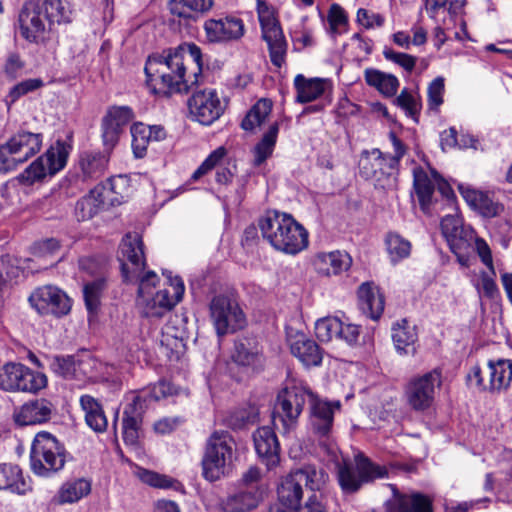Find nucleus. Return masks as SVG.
Masks as SVG:
<instances>
[{"label":"nucleus","mask_w":512,"mask_h":512,"mask_svg":"<svg viewBox=\"0 0 512 512\" xmlns=\"http://www.w3.org/2000/svg\"><path fill=\"white\" fill-rule=\"evenodd\" d=\"M351 265V256L340 250L319 252L312 259L314 270L322 276L340 275L348 271Z\"/></svg>","instance_id":"b1692460"},{"label":"nucleus","mask_w":512,"mask_h":512,"mask_svg":"<svg viewBox=\"0 0 512 512\" xmlns=\"http://www.w3.org/2000/svg\"><path fill=\"white\" fill-rule=\"evenodd\" d=\"M233 360L241 366L250 367L254 371L262 370L265 363L260 347L247 339L235 343Z\"/></svg>","instance_id":"473e14b6"},{"label":"nucleus","mask_w":512,"mask_h":512,"mask_svg":"<svg viewBox=\"0 0 512 512\" xmlns=\"http://www.w3.org/2000/svg\"><path fill=\"white\" fill-rule=\"evenodd\" d=\"M42 142L43 135L41 133L29 131H20L8 140L22 164L40 151Z\"/></svg>","instance_id":"2f4dec72"},{"label":"nucleus","mask_w":512,"mask_h":512,"mask_svg":"<svg viewBox=\"0 0 512 512\" xmlns=\"http://www.w3.org/2000/svg\"><path fill=\"white\" fill-rule=\"evenodd\" d=\"M327 480L328 474L324 469L311 464L304 465L283 479L278 487V499L283 506L297 510L303 498V486L312 494L323 489Z\"/></svg>","instance_id":"20e7f679"},{"label":"nucleus","mask_w":512,"mask_h":512,"mask_svg":"<svg viewBox=\"0 0 512 512\" xmlns=\"http://www.w3.org/2000/svg\"><path fill=\"white\" fill-rule=\"evenodd\" d=\"M104 288L105 279L102 276L84 285L83 296L85 306L90 314L97 312L100 305V297Z\"/></svg>","instance_id":"8fccbe9b"},{"label":"nucleus","mask_w":512,"mask_h":512,"mask_svg":"<svg viewBox=\"0 0 512 512\" xmlns=\"http://www.w3.org/2000/svg\"><path fill=\"white\" fill-rule=\"evenodd\" d=\"M389 512H432L430 499L422 494L396 497L389 505Z\"/></svg>","instance_id":"a19ab883"},{"label":"nucleus","mask_w":512,"mask_h":512,"mask_svg":"<svg viewBox=\"0 0 512 512\" xmlns=\"http://www.w3.org/2000/svg\"><path fill=\"white\" fill-rule=\"evenodd\" d=\"M191 116L203 125H210L224 112L225 104L214 89H204L192 94L188 100Z\"/></svg>","instance_id":"6ab92c4d"},{"label":"nucleus","mask_w":512,"mask_h":512,"mask_svg":"<svg viewBox=\"0 0 512 512\" xmlns=\"http://www.w3.org/2000/svg\"><path fill=\"white\" fill-rule=\"evenodd\" d=\"M441 230L450 248H461L467 241L474 240V230L465 227L462 220L455 215H447L441 220Z\"/></svg>","instance_id":"7c9ffc66"},{"label":"nucleus","mask_w":512,"mask_h":512,"mask_svg":"<svg viewBox=\"0 0 512 512\" xmlns=\"http://www.w3.org/2000/svg\"><path fill=\"white\" fill-rule=\"evenodd\" d=\"M43 85L41 79H27L14 85L8 95L6 96V103L8 106L16 102L20 97L33 92Z\"/></svg>","instance_id":"4d7b16f0"},{"label":"nucleus","mask_w":512,"mask_h":512,"mask_svg":"<svg viewBox=\"0 0 512 512\" xmlns=\"http://www.w3.org/2000/svg\"><path fill=\"white\" fill-rule=\"evenodd\" d=\"M108 164L107 155L101 152L89 151L81 154L79 165L83 175L87 178H98L101 176Z\"/></svg>","instance_id":"c03bdc74"},{"label":"nucleus","mask_w":512,"mask_h":512,"mask_svg":"<svg viewBox=\"0 0 512 512\" xmlns=\"http://www.w3.org/2000/svg\"><path fill=\"white\" fill-rule=\"evenodd\" d=\"M392 339L397 351L401 354H408L411 348L415 351L413 345L417 340V333L414 326L409 325L407 320H402L392 328Z\"/></svg>","instance_id":"37998d69"},{"label":"nucleus","mask_w":512,"mask_h":512,"mask_svg":"<svg viewBox=\"0 0 512 512\" xmlns=\"http://www.w3.org/2000/svg\"><path fill=\"white\" fill-rule=\"evenodd\" d=\"M262 37L266 41L271 62L281 67L284 62L286 52V42L282 33V29L278 22L271 17H261Z\"/></svg>","instance_id":"393cba45"},{"label":"nucleus","mask_w":512,"mask_h":512,"mask_svg":"<svg viewBox=\"0 0 512 512\" xmlns=\"http://www.w3.org/2000/svg\"><path fill=\"white\" fill-rule=\"evenodd\" d=\"M80 406L85 413L86 424L96 433H102L107 429L108 421L102 405L91 395L80 397Z\"/></svg>","instance_id":"c9c22d12"},{"label":"nucleus","mask_w":512,"mask_h":512,"mask_svg":"<svg viewBox=\"0 0 512 512\" xmlns=\"http://www.w3.org/2000/svg\"><path fill=\"white\" fill-rule=\"evenodd\" d=\"M28 300L40 315H53L57 318L67 315L72 307V300L67 293L54 285L38 287Z\"/></svg>","instance_id":"f3484780"},{"label":"nucleus","mask_w":512,"mask_h":512,"mask_svg":"<svg viewBox=\"0 0 512 512\" xmlns=\"http://www.w3.org/2000/svg\"><path fill=\"white\" fill-rule=\"evenodd\" d=\"M46 386V375L24 364L9 362L0 367V389L3 391L37 393Z\"/></svg>","instance_id":"f8f14e48"},{"label":"nucleus","mask_w":512,"mask_h":512,"mask_svg":"<svg viewBox=\"0 0 512 512\" xmlns=\"http://www.w3.org/2000/svg\"><path fill=\"white\" fill-rule=\"evenodd\" d=\"M169 281L168 288H163L152 295L138 297L137 304L144 317L160 319L170 313L182 299L185 288L181 278H170Z\"/></svg>","instance_id":"ddd939ff"},{"label":"nucleus","mask_w":512,"mask_h":512,"mask_svg":"<svg viewBox=\"0 0 512 512\" xmlns=\"http://www.w3.org/2000/svg\"><path fill=\"white\" fill-rule=\"evenodd\" d=\"M310 426L312 432L318 437L321 447L328 455L337 460L338 448L331 439L334 414L341 408L340 401H328L320 398L313 392L310 394Z\"/></svg>","instance_id":"1a4fd4ad"},{"label":"nucleus","mask_w":512,"mask_h":512,"mask_svg":"<svg viewBox=\"0 0 512 512\" xmlns=\"http://www.w3.org/2000/svg\"><path fill=\"white\" fill-rule=\"evenodd\" d=\"M234 443L225 431H214L206 440L201 460L202 476L209 482L227 477L232 468Z\"/></svg>","instance_id":"39448f33"},{"label":"nucleus","mask_w":512,"mask_h":512,"mask_svg":"<svg viewBox=\"0 0 512 512\" xmlns=\"http://www.w3.org/2000/svg\"><path fill=\"white\" fill-rule=\"evenodd\" d=\"M366 83L377 89L386 97H392L396 94L399 81L396 76L384 73L380 70L368 68L364 72Z\"/></svg>","instance_id":"58836bf2"},{"label":"nucleus","mask_w":512,"mask_h":512,"mask_svg":"<svg viewBox=\"0 0 512 512\" xmlns=\"http://www.w3.org/2000/svg\"><path fill=\"white\" fill-rule=\"evenodd\" d=\"M256 453L268 469L278 465L280 461V445L271 427L263 426L253 434Z\"/></svg>","instance_id":"5701e85b"},{"label":"nucleus","mask_w":512,"mask_h":512,"mask_svg":"<svg viewBox=\"0 0 512 512\" xmlns=\"http://www.w3.org/2000/svg\"><path fill=\"white\" fill-rule=\"evenodd\" d=\"M444 78L439 76L433 79L427 88V104L430 111L438 112L444 102Z\"/></svg>","instance_id":"864d4df0"},{"label":"nucleus","mask_w":512,"mask_h":512,"mask_svg":"<svg viewBox=\"0 0 512 512\" xmlns=\"http://www.w3.org/2000/svg\"><path fill=\"white\" fill-rule=\"evenodd\" d=\"M70 21L71 10L66 0H28L18 15L21 36L37 44L50 39L55 24Z\"/></svg>","instance_id":"f257e3e1"},{"label":"nucleus","mask_w":512,"mask_h":512,"mask_svg":"<svg viewBox=\"0 0 512 512\" xmlns=\"http://www.w3.org/2000/svg\"><path fill=\"white\" fill-rule=\"evenodd\" d=\"M104 118L123 130L133 120L134 112L129 106H112L107 110Z\"/></svg>","instance_id":"13d9d810"},{"label":"nucleus","mask_w":512,"mask_h":512,"mask_svg":"<svg viewBox=\"0 0 512 512\" xmlns=\"http://www.w3.org/2000/svg\"><path fill=\"white\" fill-rule=\"evenodd\" d=\"M22 164L8 141L0 145V173H7Z\"/></svg>","instance_id":"69168bd1"},{"label":"nucleus","mask_w":512,"mask_h":512,"mask_svg":"<svg viewBox=\"0 0 512 512\" xmlns=\"http://www.w3.org/2000/svg\"><path fill=\"white\" fill-rule=\"evenodd\" d=\"M263 501V489H241L227 494L219 501L221 512H253Z\"/></svg>","instance_id":"4be33fe9"},{"label":"nucleus","mask_w":512,"mask_h":512,"mask_svg":"<svg viewBox=\"0 0 512 512\" xmlns=\"http://www.w3.org/2000/svg\"><path fill=\"white\" fill-rule=\"evenodd\" d=\"M413 186L421 209L426 211L431 204L436 187L433 173L431 172V175H429L423 168H415L413 170Z\"/></svg>","instance_id":"4c0bfd02"},{"label":"nucleus","mask_w":512,"mask_h":512,"mask_svg":"<svg viewBox=\"0 0 512 512\" xmlns=\"http://www.w3.org/2000/svg\"><path fill=\"white\" fill-rule=\"evenodd\" d=\"M65 462L64 445L49 432L37 433L30 452L31 470L38 476L48 477L63 469Z\"/></svg>","instance_id":"423d86ee"},{"label":"nucleus","mask_w":512,"mask_h":512,"mask_svg":"<svg viewBox=\"0 0 512 512\" xmlns=\"http://www.w3.org/2000/svg\"><path fill=\"white\" fill-rule=\"evenodd\" d=\"M225 155L226 150L224 147H218L217 149H215L193 173L192 178L194 180H197L203 175L207 174L220 163V161L224 158Z\"/></svg>","instance_id":"e2e57ef3"},{"label":"nucleus","mask_w":512,"mask_h":512,"mask_svg":"<svg viewBox=\"0 0 512 512\" xmlns=\"http://www.w3.org/2000/svg\"><path fill=\"white\" fill-rule=\"evenodd\" d=\"M341 327V320L337 317H325L315 323V334L322 342H328L337 339Z\"/></svg>","instance_id":"3c124183"},{"label":"nucleus","mask_w":512,"mask_h":512,"mask_svg":"<svg viewBox=\"0 0 512 512\" xmlns=\"http://www.w3.org/2000/svg\"><path fill=\"white\" fill-rule=\"evenodd\" d=\"M272 102L269 99L262 98L258 100L241 122V127L245 131H254L263 124L272 111Z\"/></svg>","instance_id":"a18cd8bd"},{"label":"nucleus","mask_w":512,"mask_h":512,"mask_svg":"<svg viewBox=\"0 0 512 512\" xmlns=\"http://www.w3.org/2000/svg\"><path fill=\"white\" fill-rule=\"evenodd\" d=\"M103 188H96V186L89 192V194L82 197L76 203V215L78 219L85 221L92 218L98 211L108 206L103 199Z\"/></svg>","instance_id":"ea45409f"},{"label":"nucleus","mask_w":512,"mask_h":512,"mask_svg":"<svg viewBox=\"0 0 512 512\" xmlns=\"http://www.w3.org/2000/svg\"><path fill=\"white\" fill-rule=\"evenodd\" d=\"M337 481L344 494H354L361 487L378 478H384L387 471L384 467L375 465L363 454L355 456V466L343 460L337 462Z\"/></svg>","instance_id":"9d476101"},{"label":"nucleus","mask_w":512,"mask_h":512,"mask_svg":"<svg viewBox=\"0 0 512 512\" xmlns=\"http://www.w3.org/2000/svg\"><path fill=\"white\" fill-rule=\"evenodd\" d=\"M138 281V297H143L145 295H152V289L155 288L156 284L159 281V277L153 271H147L143 273V271L139 274V276H135L132 278V281Z\"/></svg>","instance_id":"774afa93"},{"label":"nucleus","mask_w":512,"mask_h":512,"mask_svg":"<svg viewBox=\"0 0 512 512\" xmlns=\"http://www.w3.org/2000/svg\"><path fill=\"white\" fill-rule=\"evenodd\" d=\"M294 86L297 91L296 101L309 103L332 93V82L327 78H306L302 74L294 78Z\"/></svg>","instance_id":"a878e982"},{"label":"nucleus","mask_w":512,"mask_h":512,"mask_svg":"<svg viewBox=\"0 0 512 512\" xmlns=\"http://www.w3.org/2000/svg\"><path fill=\"white\" fill-rule=\"evenodd\" d=\"M289 341L291 353L303 365L310 367L321 364L322 351L315 341L308 339L304 334H296Z\"/></svg>","instance_id":"c756f323"},{"label":"nucleus","mask_w":512,"mask_h":512,"mask_svg":"<svg viewBox=\"0 0 512 512\" xmlns=\"http://www.w3.org/2000/svg\"><path fill=\"white\" fill-rule=\"evenodd\" d=\"M143 422L139 420L122 419V436L125 444L134 446L138 443Z\"/></svg>","instance_id":"052dcab7"},{"label":"nucleus","mask_w":512,"mask_h":512,"mask_svg":"<svg viewBox=\"0 0 512 512\" xmlns=\"http://www.w3.org/2000/svg\"><path fill=\"white\" fill-rule=\"evenodd\" d=\"M142 401L150 405L154 401H159L174 393V388L171 383L161 380L154 385H150L142 390L135 391Z\"/></svg>","instance_id":"603ef678"},{"label":"nucleus","mask_w":512,"mask_h":512,"mask_svg":"<svg viewBox=\"0 0 512 512\" xmlns=\"http://www.w3.org/2000/svg\"><path fill=\"white\" fill-rule=\"evenodd\" d=\"M53 405L46 399H36L23 404L14 414L19 426L42 424L50 420Z\"/></svg>","instance_id":"bb28decb"},{"label":"nucleus","mask_w":512,"mask_h":512,"mask_svg":"<svg viewBox=\"0 0 512 512\" xmlns=\"http://www.w3.org/2000/svg\"><path fill=\"white\" fill-rule=\"evenodd\" d=\"M210 317L218 336L234 333L246 325V318L239 304L223 295L212 299Z\"/></svg>","instance_id":"2eb2a0df"},{"label":"nucleus","mask_w":512,"mask_h":512,"mask_svg":"<svg viewBox=\"0 0 512 512\" xmlns=\"http://www.w3.org/2000/svg\"><path fill=\"white\" fill-rule=\"evenodd\" d=\"M132 150L136 158H143L146 155L150 142L162 141L166 138V131L161 125H146L138 122L131 127Z\"/></svg>","instance_id":"cd10ccee"},{"label":"nucleus","mask_w":512,"mask_h":512,"mask_svg":"<svg viewBox=\"0 0 512 512\" xmlns=\"http://www.w3.org/2000/svg\"><path fill=\"white\" fill-rule=\"evenodd\" d=\"M258 225L263 238L277 251L296 255L308 247V231L288 213L267 211Z\"/></svg>","instance_id":"7ed1b4c3"},{"label":"nucleus","mask_w":512,"mask_h":512,"mask_svg":"<svg viewBox=\"0 0 512 512\" xmlns=\"http://www.w3.org/2000/svg\"><path fill=\"white\" fill-rule=\"evenodd\" d=\"M441 385V373L432 370L412 377L404 388L407 405L416 412H424L432 407L436 388Z\"/></svg>","instance_id":"4468645a"},{"label":"nucleus","mask_w":512,"mask_h":512,"mask_svg":"<svg viewBox=\"0 0 512 512\" xmlns=\"http://www.w3.org/2000/svg\"><path fill=\"white\" fill-rule=\"evenodd\" d=\"M279 133L278 123H273L267 132L264 133L261 140L253 148V165L255 167L261 166L273 154L277 137Z\"/></svg>","instance_id":"79ce46f5"},{"label":"nucleus","mask_w":512,"mask_h":512,"mask_svg":"<svg viewBox=\"0 0 512 512\" xmlns=\"http://www.w3.org/2000/svg\"><path fill=\"white\" fill-rule=\"evenodd\" d=\"M358 305L363 314L378 320L384 311V296L373 282L362 283L358 290Z\"/></svg>","instance_id":"c85d7f7f"},{"label":"nucleus","mask_w":512,"mask_h":512,"mask_svg":"<svg viewBox=\"0 0 512 512\" xmlns=\"http://www.w3.org/2000/svg\"><path fill=\"white\" fill-rule=\"evenodd\" d=\"M91 491V483L84 479H75L62 485L59 491L61 503H74L87 496Z\"/></svg>","instance_id":"49530a36"},{"label":"nucleus","mask_w":512,"mask_h":512,"mask_svg":"<svg viewBox=\"0 0 512 512\" xmlns=\"http://www.w3.org/2000/svg\"><path fill=\"white\" fill-rule=\"evenodd\" d=\"M0 490H9L17 494H25L31 490L29 479H27L18 465H0Z\"/></svg>","instance_id":"f704fd0d"},{"label":"nucleus","mask_w":512,"mask_h":512,"mask_svg":"<svg viewBox=\"0 0 512 512\" xmlns=\"http://www.w3.org/2000/svg\"><path fill=\"white\" fill-rule=\"evenodd\" d=\"M311 393L312 391L304 385L286 386L278 393L273 411V424L279 429L280 423L283 434L295 430L306 399L310 400Z\"/></svg>","instance_id":"6e6552de"},{"label":"nucleus","mask_w":512,"mask_h":512,"mask_svg":"<svg viewBox=\"0 0 512 512\" xmlns=\"http://www.w3.org/2000/svg\"><path fill=\"white\" fill-rule=\"evenodd\" d=\"M356 22L365 29H372L374 27H382L385 18L379 13H374L365 8H359L356 13Z\"/></svg>","instance_id":"338daca9"},{"label":"nucleus","mask_w":512,"mask_h":512,"mask_svg":"<svg viewBox=\"0 0 512 512\" xmlns=\"http://www.w3.org/2000/svg\"><path fill=\"white\" fill-rule=\"evenodd\" d=\"M262 470L257 466H250L242 472L237 480V486L241 489H262Z\"/></svg>","instance_id":"bf43d9fd"},{"label":"nucleus","mask_w":512,"mask_h":512,"mask_svg":"<svg viewBox=\"0 0 512 512\" xmlns=\"http://www.w3.org/2000/svg\"><path fill=\"white\" fill-rule=\"evenodd\" d=\"M259 419V409L255 405H246L234 410L227 418L228 426L233 430H241L254 425Z\"/></svg>","instance_id":"de8ad7c7"},{"label":"nucleus","mask_w":512,"mask_h":512,"mask_svg":"<svg viewBox=\"0 0 512 512\" xmlns=\"http://www.w3.org/2000/svg\"><path fill=\"white\" fill-rule=\"evenodd\" d=\"M101 363L91 355H55L49 358V367L57 376L82 381L96 376Z\"/></svg>","instance_id":"dca6fc26"},{"label":"nucleus","mask_w":512,"mask_h":512,"mask_svg":"<svg viewBox=\"0 0 512 512\" xmlns=\"http://www.w3.org/2000/svg\"><path fill=\"white\" fill-rule=\"evenodd\" d=\"M383 55L386 60L399 65L409 73L413 71L417 61V58L415 56L402 52H396L390 48H385L383 51Z\"/></svg>","instance_id":"0e129e2a"},{"label":"nucleus","mask_w":512,"mask_h":512,"mask_svg":"<svg viewBox=\"0 0 512 512\" xmlns=\"http://www.w3.org/2000/svg\"><path fill=\"white\" fill-rule=\"evenodd\" d=\"M385 243L392 262H398L407 258L411 252V243L400 234L389 232Z\"/></svg>","instance_id":"09e8293b"},{"label":"nucleus","mask_w":512,"mask_h":512,"mask_svg":"<svg viewBox=\"0 0 512 512\" xmlns=\"http://www.w3.org/2000/svg\"><path fill=\"white\" fill-rule=\"evenodd\" d=\"M120 251L125 262L122 263V275L126 282L139 274L146 267L144 244L138 233H127L120 244Z\"/></svg>","instance_id":"aec40b11"},{"label":"nucleus","mask_w":512,"mask_h":512,"mask_svg":"<svg viewBox=\"0 0 512 512\" xmlns=\"http://www.w3.org/2000/svg\"><path fill=\"white\" fill-rule=\"evenodd\" d=\"M186 70L187 64L180 52L167 49L161 54H153L148 57L144 67L146 85L156 95L188 93L198 80L187 77Z\"/></svg>","instance_id":"f03ea898"},{"label":"nucleus","mask_w":512,"mask_h":512,"mask_svg":"<svg viewBox=\"0 0 512 512\" xmlns=\"http://www.w3.org/2000/svg\"><path fill=\"white\" fill-rule=\"evenodd\" d=\"M71 150V136H68L66 140H56L43 155L19 174L18 180L22 184L33 185L47 176H54L66 166Z\"/></svg>","instance_id":"0eeeda50"},{"label":"nucleus","mask_w":512,"mask_h":512,"mask_svg":"<svg viewBox=\"0 0 512 512\" xmlns=\"http://www.w3.org/2000/svg\"><path fill=\"white\" fill-rule=\"evenodd\" d=\"M481 367L476 364L470 368L467 374V381L481 392L501 393L506 391L512 382V359L497 358L490 359L485 367V374L488 381L480 376Z\"/></svg>","instance_id":"9b49d317"},{"label":"nucleus","mask_w":512,"mask_h":512,"mask_svg":"<svg viewBox=\"0 0 512 512\" xmlns=\"http://www.w3.org/2000/svg\"><path fill=\"white\" fill-rule=\"evenodd\" d=\"M358 168L363 178L382 181L397 173L399 166L390 158V154L373 148L360 153Z\"/></svg>","instance_id":"a211bd4d"},{"label":"nucleus","mask_w":512,"mask_h":512,"mask_svg":"<svg viewBox=\"0 0 512 512\" xmlns=\"http://www.w3.org/2000/svg\"><path fill=\"white\" fill-rule=\"evenodd\" d=\"M101 129L102 140L105 146V150L111 151L118 143L120 135L123 132V130L112 124L110 120H107L104 117L102 119Z\"/></svg>","instance_id":"680f3d73"},{"label":"nucleus","mask_w":512,"mask_h":512,"mask_svg":"<svg viewBox=\"0 0 512 512\" xmlns=\"http://www.w3.org/2000/svg\"><path fill=\"white\" fill-rule=\"evenodd\" d=\"M127 400H129V402L124 407L123 418H133L143 422V416L149 405L142 401V398L135 391L128 394Z\"/></svg>","instance_id":"5fc2aeb1"},{"label":"nucleus","mask_w":512,"mask_h":512,"mask_svg":"<svg viewBox=\"0 0 512 512\" xmlns=\"http://www.w3.org/2000/svg\"><path fill=\"white\" fill-rule=\"evenodd\" d=\"M172 50L173 52H180V55L184 59V63H186L187 58L193 61L197 68V71L193 73V79L198 80V76L201 74L203 66L202 52L200 47L194 43H185Z\"/></svg>","instance_id":"6e6d98bb"},{"label":"nucleus","mask_w":512,"mask_h":512,"mask_svg":"<svg viewBox=\"0 0 512 512\" xmlns=\"http://www.w3.org/2000/svg\"><path fill=\"white\" fill-rule=\"evenodd\" d=\"M96 188L104 189L102 197L108 206L122 204L130 192L129 180L123 175L111 177L107 183L97 185Z\"/></svg>","instance_id":"e433bc0d"},{"label":"nucleus","mask_w":512,"mask_h":512,"mask_svg":"<svg viewBox=\"0 0 512 512\" xmlns=\"http://www.w3.org/2000/svg\"><path fill=\"white\" fill-rule=\"evenodd\" d=\"M214 0H169L168 9L173 16L197 20L211 10Z\"/></svg>","instance_id":"72a5a7b5"},{"label":"nucleus","mask_w":512,"mask_h":512,"mask_svg":"<svg viewBox=\"0 0 512 512\" xmlns=\"http://www.w3.org/2000/svg\"><path fill=\"white\" fill-rule=\"evenodd\" d=\"M206 39L210 43H223L240 39L245 32L244 23L240 18L226 16L219 19H208L204 23Z\"/></svg>","instance_id":"412c9836"}]
</instances>
